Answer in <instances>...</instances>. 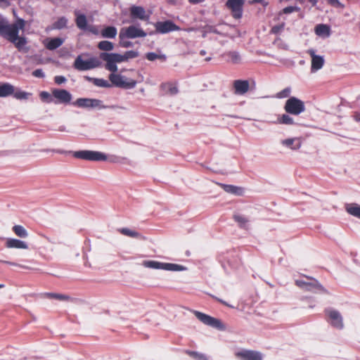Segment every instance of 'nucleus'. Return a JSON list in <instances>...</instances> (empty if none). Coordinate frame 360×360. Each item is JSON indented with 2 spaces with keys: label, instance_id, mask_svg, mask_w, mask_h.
I'll return each mask as SVG.
<instances>
[{
  "label": "nucleus",
  "instance_id": "obj_9",
  "mask_svg": "<svg viewBox=\"0 0 360 360\" xmlns=\"http://www.w3.org/2000/svg\"><path fill=\"white\" fill-rule=\"evenodd\" d=\"M146 33L141 28L134 25H130L127 27H122L119 34V38L134 39L136 37H144Z\"/></svg>",
  "mask_w": 360,
  "mask_h": 360
},
{
  "label": "nucleus",
  "instance_id": "obj_52",
  "mask_svg": "<svg viewBox=\"0 0 360 360\" xmlns=\"http://www.w3.org/2000/svg\"><path fill=\"white\" fill-rule=\"evenodd\" d=\"M40 96L42 99H46V98H49L50 97V94L46 92V91H42L41 94H40Z\"/></svg>",
  "mask_w": 360,
  "mask_h": 360
},
{
  "label": "nucleus",
  "instance_id": "obj_44",
  "mask_svg": "<svg viewBox=\"0 0 360 360\" xmlns=\"http://www.w3.org/2000/svg\"><path fill=\"white\" fill-rule=\"evenodd\" d=\"M283 27H284V24L283 23V24H281L280 25L273 27L271 31L274 33H278L282 29H283Z\"/></svg>",
  "mask_w": 360,
  "mask_h": 360
},
{
  "label": "nucleus",
  "instance_id": "obj_61",
  "mask_svg": "<svg viewBox=\"0 0 360 360\" xmlns=\"http://www.w3.org/2000/svg\"><path fill=\"white\" fill-rule=\"evenodd\" d=\"M110 160H111V162H116L114 160V159H110Z\"/></svg>",
  "mask_w": 360,
  "mask_h": 360
},
{
  "label": "nucleus",
  "instance_id": "obj_22",
  "mask_svg": "<svg viewBox=\"0 0 360 360\" xmlns=\"http://www.w3.org/2000/svg\"><path fill=\"white\" fill-rule=\"evenodd\" d=\"M219 185L226 193L236 195H243L244 193V190L242 187L224 184H220Z\"/></svg>",
  "mask_w": 360,
  "mask_h": 360
},
{
  "label": "nucleus",
  "instance_id": "obj_16",
  "mask_svg": "<svg viewBox=\"0 0 360 360\" xmlns=\"http://www.w3.org/2000/svg\"><path fill=\"white\" fill-rule=\"evenodd\" d=\"M52 94L60 103L68 104L72 99L71 94L65 89H53Z\"/></svg>",
  "mask_w": 360,
  "mask_h": 360
},
{
  "label": "nucleus",
  "instance_id": "obj_28",
  "mask_svg": "<svg viewBox=\"0 0 360 360\" xmlns=\"http://www.w3.org/2000/svg\"><path fill=\"white\" fill-rule=\"evenodd\" d=\"M77 16L76 25L81 30H86L87 28V20L86 18L83 14H79L77 11L75 12Z\"/></svg>",
  "mask_w": 360,
  "mask_h": 360
},
{
  "label": "nucleus",
  "instance_id": "obj_55",
  "mask_svg": "<svg viewBox=\"0 0 360 360\" xmlns=\"http://www.w3.org/2000/svg\"><path fill=\"white\" fill-rule=\"evenodd\" d=\"M190 3L195 4L203 1L204 0H188Z\"/></svg>",
  "mask_w": 360,
  "mask_h": 360
},
{
  "label": "nucleus",
  "instance_id": "obj_50",
  "mask_svg": "<svg viewBox=\"0 0 360 360\" xmlns=\"http://www.w3.org/2000/svg\"><path fill=\"white\" fill-rule=\"evenodd\" d=\"M295 8L293 7V6H288V7H286L283 9V13H292L294 11H295Z\"/></svg>",
  "mask_w": 360,
  "mask_h": 360
},
{
  "label": "nucleus",
  "instance_id": "obj_35",
  "mask_svg": "<svg viewBox=\"0 0 360 360\" xmlns=\"http://www.w3.org/2000/svg\"><path fill=\"white\" fill-rule=\"evenodd\" d=\"M146 58L150 61H153L156 59H160L161 60H165L166 56L165 55H158L155 53H148L146 54Z\"/></svg>",
  "mask_w": 360,
  "mask_h": 360
},
{
  "label": "nucleus",
  "instance_id": "obj_60",
  "mask_svg": "<svg viewBox=\"0 0 360 360\" xmlns=\"http://www.w3.org/2000/svg\"><path fill=\"white\" fill-rule=\"evenodd\" d=\"M4 287V284H0V288H3Z\"/></svg>",
  "mask_w": 360,
  "mask_h": 360
},
{
  "label": "nucleus",
  "instance_id": "obj_1",
  "mask_svg": "<svg viewBox=\"0 0 360 360\" xmlns=\"http://www.w3.org/2000/svg\"><path fill=\"white\" fill-rule=\"evenodd\" d=\"M25 24L26 22L22 18H17L13 24H8L6 20L0 19V34L13 43L19 51L23 50L27 43L25 37L18 35L19 30H23Z\"/></svg>",
  "mask_w": 360,
  "mask_h": 360
},
{
  "label": "nucleus",
  "instance_id": "obj_30",
  "mask_svg": "<svg viewBox=\"0 0 360 360\" xmlns=\"http://www.w3.org/2000/svg\"><path fill=\"white\" fill-rule=\"evenodd\" d=\"M13 233L18 237L25 238L28 236L27 230L21 225H15L12 228Z\"/></svg>",
  "mask_w": 360,
  "mask_h": 360
},
{
  "label": "nucleus",
  "instance_id": "obj_20",
  "mask_svg": "<svg viewBox=\"0 0 360 360\" xmlns=\"http://www.w3.org/2000/svg\"><path fill=\"white\" fill-rule=\"evenodd\" d=\"M5 246L7 248L28 249V245L26 242L16 238H8Z\"/></svg>",
  "mask_w": 360,
  "mask_h": 360
},
{
  "label": "nucleus",
  "instance_id": "obj_2",
  "mask_svg": "<svg viewBox=\"0 0 360 360\" xmlns=\"http://www.w3.org/2000/svg\"><path fill=\"white\" fill-rule=\"evenodd\" d=\"M139 56V53L135 51H129L125 52L124 54L121 55L115 53H101L100 58L106 62L105 68L108 70L115 72L117 71L116 63H122L128 60L130 58H134Z\"/></svg>",
  "mask_w": 360,
  "mask_h": 360
},
{
  "label": "nucleus",
  "instance_id": "obj_3",
  "mask_svg": "<svg viewBox=\"0 0 360 360\" xmlns=\"http://www.w3.org/2000/svg\"><path fill=\"white\" fill-rule=\"evenodd\" d=\"M50 155H65V156H73L74 158H106L107 155L103 153L91 150H81V151H65V150H56L52 151Z\"/></svg>",
  "mask_w": 360,
  "mask_h": 360
},
{
  "label": "nucleus",
  "instance_id": "obj_6",
  "mask_svg": "<svg viewBox=\"0 0 360 360\" xmlns=\"http://www.w3.org/2000/svg\"><path fill=\"white\" fill-rule=\"evenodd\" d=\"M109 79L113 85L123 89H131L136 84L135 80L128 79L124 76L115 74V72L109 75Z\"/></svg>",
  "mask_w": 360,
  "mask_h": 360
},
{
  "label": "nucleus",
  "instance_id": "obj_34",
  "mask_svg": "<svg viewBox=\"0 0 360 360\" xmlns=\"http://www.w3.org/2000/svg\"><path fill=\"white\" fill-rule=\"evenodd\" d=\"M185 353L195 360H207V357L205 356V355L198 353L197 352L186 350Z\"/></svg>",
  "mask_w": 360,
  "mask_h": 360
},
{
  "label": "nucleus",
  "instance_id": "obj_46",
  "mask_svg": "<svg viewBox=\"0 0 360 360\" xmlns=\"http://www.w3.org/2000/svg\"><path fill=\"white\" fill-rule=\"evenodd\" d=\"M86 30L94 34L97 35L99 34L98 30L94 26L87 27Z\"/></svg>",
  "mask_w": 360,
  "mask_h": 360
},
{
  "label": "nucleus",
  "instance_id": "obj_14",
  "mask_svg": "<svg viewBox=\"0 0 360 360\" xmlns=\"http://www.w3.org/2000/svg\"><path fill=\"white\" fill-rule=\"evenodd\" d=\"M307 53L311 58V72H315L321 69L325 62L323 57L316 55L315 51L313 49L308 50Z\"/></svg>",
  "mask_w": 360,
  "mask_h": 360
},
{
  "label": "nucleus",
  "instance_id": "obj_29",
  "mask_svg": "<svg viewBox=\"0 0 360 360\" xmlns=\"http://www.w3.org/2000/svg\"><path fill=\"white\" fill-rule=\"evenodd\" d=\"M101 35L104 38H115L117 34V29L113 26H108L104 28L101 32Z\"/></svg>",
  "mask_w": 360,
  "mask_h": 360
},
{
  "label": "nucleus",
  "instance_id": "obj_42",
  "mask_svg": "<svg viewBox=\"0 0 360 360\" xmlns=\"http://www.w3.org/2000/svg\"><path fill=\"white\" fill-rule=\"evenodd\" d=\"M67 20L65 18H61L57 22V28H62L65 26Z\"/></svg>",
  "mask_w": 360,
  "mask_h": 360
},
{
  "label": "nucleus",
  "instance_id": "obj_38",
  "mask_svg": "<svg viewBox=\"0 0 360 360\" xmlns=\"http://www.w3.org/2000/svg\"><path fill=\"white\" fill-rule=\"evenodd\" d=\"M168 87L167 92L172 95L176 94L178 92V89L176 86H172L171 84H165L162 85V87Z\"/></svg>",
  "mask_w": 360,
  "mask_h": 360
},
{
  "label": "nucleus",
  "instance_id": "obj_58",
  "mask_svg": "<svg viewBox=\"0 0 360 360\" xmlns=\"http://www.w3.org/2000/svg\"><path fill=\"white\" fill-rule=\"evenodd\" d=\"M211 60V57H207L205 58L206 61H210Z\"/></svg>",
  "mask_w": 360,
  "mask_h": 360
},
{
  "label": "nucleus",
  "instance_id": "obj_21",
  "mask_svg": "<svg viewBox=\"0 0 360 360\" xmlns=\"http://www.w3.org/2000/svg\"><path fill=\"white\" fill-rule=\"evenodd\" d=\"M64 40L62 38L56 37L52 39H46L44 41V44L49 50L53 51L60 46Z\"/></svg>",
  "mask_w": 360,
  "mask_h": 360
},
{
  "label": "nucleus",
  "instance_id": "obj_31",
  "mask_svg": "<svg viewBox=\"0 0 360 360\" xmlns=\"http://www.w3.org/2000/svg\"><path fill=\"white\" fill-rule=\"evenodd\" d=\"M98 48L102 51H110L114 49V45L109 41H101L98 44Z\"/></svg>",
  "mask_w": 360,
  "mask_h": 360
},
{
  "label": "nucleus",
  "instance_id": "obj_19",
  "mask_svg": "<svg viewBox=\"0 0 360 360\" xmlns=\"http://www.w3.org/2000/svg\"><path fill=\"white\" fill-rule=\"evenodd\" d=\"M101 101L92 98H79L76 101L75 104L82 108H96L101 105Z\"/></svg>",
  "mask_w": 360,
  "mask_h": 360
},
{
  "label": "nucleus",
  "instance_id": "obj_25",
  "mask_svg": "<svg viewBox=\"0 0 360 360\" xmlns=\"http://www.w3.org/2000/svg\"><path fill=\"white\" fill-rule=\"evenodd\" d=\"M14 93V86L8 83L0 85V97H6Z\"/></svg>",
  "mask_w": 360,
  "mask_h": 360
},
{
  "label": "nucleus",
  "instance_id": "obj_62",
  "mask_svg": "<svg viewBox=\"0 0 360 360\" xmlns=\"http://www.w3.org/2000/svg\"><path fill=\"white\" fill-rule=\"evenodd\" d=\"M4 1V0H0V2H2V1Z\"/></svg>",
  "mask_w": 360,
  "mask_h": 360
},
{
  "label": "nucleus",
  "instance_id": "obj_43",
  "mask_svg": "<svg viewBox=\"0 0 360 360\" xmlns=\"http://www.w3.org/2000/svg\"><path fill=\"white\" fill-rule=\"evenodd\" d=\"M32 75L37 77H44V72L41 69L35 70L32 72Z\"/></svg>",
  "mask_w": 360,
  "mask_h": 360
},
{
  "label": "nucleus",
  "instance_id": "obj_57",
  "mask_svg": "<svg viewBox=\"0 0 360 360\" xmlns=\"http://www.w3.org/2000/svg\"><path fill=\"white\" fill-rule=\"evenodd\" d=\"M289 92H290V90H289V89H285V90L283 91V93L286 94L285 95H287Z\"/></svg>",
  "mask_w": 360,
  "mask_h": 360
},
{
  "label": "nucleus",
  "instance_id": "obj_10",
  "mask_svg": "<svg viewBox=\"0 0 360 360\" xmlns=\"http://www.w3.org/2000/svg\"><path fill=\"white\" fill-rule=\"evenodd\" d=\"M306 278L309 281H305L303 280H296L295 284L298 287L303 288L306 290H320L325 293H328L327 290H326L322 285L320 284V283L315 278L306 276Z\"/></svg>",
  "mask_w": 360,
  "mask_h": 360
},
{
  "label": "nucleus",
  "instance_id": "obj_59",
  "mask_svg": "<svg viewBox=\"0 0 360 360\" xmlns=\"http://www.w3.org/2000/svg\"><path fill=\"white\" fill-rule=\"evenodd\" d=\"M92 160H98L99 159H97V158H95V159H91ZM103 160H106L107 159H103Z\"/></svg>",
  "mask_w": 360,
  "mask_h": 360
},
{
  "label": "nucleus",
  "instance_id": "obj_49",
  "mask_svg": "<svg viewBox=\"0 0 360 360\" xmlns=\"http://www.w3.org/2000/svg\"><path fill=\"white\" fill-rule=\"evenodd\" d=\"M2 262L5 263V264H7L8 265H11V266H20V267L24 268V269H27V267H25V266L16 264L15 262H8V261H2Z\"/></svg>",
  "mask_w": 360,
  "mask_h": 360
},
{
  "label": "nucleus",
  "instance_id": "obj_39",
  "mask_svg": "<svg viewBox=\"0 0 360 360\" xmlns=\"http://www.w3.org/2000/svg\"><path fill=\"white\" fill-rule=\"evenodd\" d=\"M328 2L330 5L335 8H344V5L340 3L338 0H328Z\"/></svg>",
  "mask_w": 360,
  "mask_h": 360
},
{
  "label": "nucleus",
  "instance_id": "obj_23",
  "mask_svg": "<svg viewBox=\"0 0 360 360\" xmlns=\"http://www.w3.org/2000/svg\"><path fill=\"white\" fill-rule=\"evenodd\" d=\"M236 93L243 94L249 89V83L247 80H236L234 82Z\"/></svg>",
  "mask_w": 360,
  "mask_h": 360
},
{
  "label": "nucleus",
  "instance_id": "obj_54",
  "mask_svg": "<svg viewBox=\"0 0 360 360\" xmlns=\"http://www.w3.org/2000/svg\"><path fill=\"white\" fill-rule=\"evenodd\" d=\"M215 299H216L218 302H221V304H224V305H226V306H228V307H231V306H230L229 304H227L225 301H224V300H221V299H219V298H217V297H215Z\"/></svg>",
  "mask_w": 360,
  "mask_h": 360
},
{
  "label": "nucleus",
  "instance_id": "obj_24",
  "mask_svg": "<svg viewBox=\"0 0 360 360\" xmlns=\"http://www.w3.org/2000/svg\"><path fill=\"white\" fill-rule=\"evenodd\" d=\"M119 232L122 233L124 236L131 237V238H140V239H145V237L143 236L140 233L131 230L128 228H122L119 229Z\"/></svg>",
  "mask_w": 360,
  "mask_h": 360
},
{
  "label": "nucleus",
  "instance_id": "obj_18",
  "mask_svg": "<svg viewBox=\"0 0 360 360\" xmlns=\"http://www.w3.org/2000/svg\"><path fill=\"white\" fill-rule=\"evenodd\" d=\"M41 297L43 298L56 300L62 302H72L74 300L72 297L68 295L56 292H44L41 294Z\"/></svg>",
  "mask_w": 360,
  "mask_h": 360
},
{
  "label": "nucleus",
  "instance_id": "obj_53",
  "mask_svg": "<svg viewBox=\"0 0 360 360\" xmlns=\"http://www.w3.org/2000/svg\"><path fill=\"white\" fill-rule=\"evenodd\" d=\"M354 117L356 121L357 122H360V113L359 112H355L354 113Z\"/></svg>",
  "mask_w": 360,
  "mask_h": 360
},
{
  "label": "nucleus",
  "instance_id": "obj_48",
  "mask_svg": "<svg viewBox=\"0 0 360 360\" xmlns=\"http://www.w3.org/2000/svg\"><path fill=\"white\" fill-rule=\"evenodd\" d=\"M14 96L16 98H18V99L26 98V93H25V92H18V93L15 94Z\"/></svg>",
  "mask_w": 360,
  "mask_h": 360
},
{
  "label": "nucleus",
  "instance_id": "obj_56",
  "mask_svg": "<svg viewBox=\"0 0 360 360\" xmlns=\"http://www.w3.org/2000/svg\"><path fill=\"white\" fill-rule=\"evenodd\" d=\"M200 54L202 56H205L206 54V51H204V50H202L200 52Z\"/></svg>",
  "mask_w": 360,
  "mask_h": 360
},
{
  "label": "nucleus",
  "instance_id": "obj_40",
  "mask_svg": "<svg viewBox=\"0 0 360 360\" xmlns=\"http://www.w3.org/2000/svg\"><path fill=\"white\" fill-rule=\"evenodd\" d=\"M119 44L122 47H124V48L131 47L133 45L132 42H131L129 41H126L125 39H122V38H120Z\"/></svg>",
  "mask_w": 360,
  "mask_h": 360
},
{
  "label": "nucleus",
  "instance_id": "obj_32",
  "mask_svg": "<svg viewBox=\"0 0 360 360\" xmlns=\"http://www.w3.org/2000/svg\"><path fill=\"white\" fill-rule=\"evenodd\" d=\"M86 78L89 81H92L93 83L96 86H101V87H110V84L108 83V82L105 79H97V78H90V77H86Z\"/></svg>",
  "mask_w": 360,
  "mask_h": 360
},
{
  "label": "nucleus",
  "instance_id": "obj_26",
  "mask_svg": "<svg viewBox=\"0 0 360 360\" xmlns=\"http://www.w3.org/2000/svg\"><path fill=\"white\" fill-rule=\"evenodd\" d=\"M346 210L347 212L357 218L360 219V205L356 203H350L346 205Z\"/></svg>",
  "mask_w": 360,
  "mask_h": 360
},
{
  "label": "nucleus",
  "instance_id": "obj_4",
  "mask_svg": "<svg viewBox=\"0 0 360 360\" xmlns=\"http://www.w3.org/2000/svg\"><path fill=\"white\" fill-rule=\"evenodd\" d=\"M193 314L199 321H200L202 323L207 326H209L214 328H217L220 330H223L225 329L224 325L218 319L210 316L207 314H205L198 311H194Z\"/></svg>",
  "mask_w": 360,
  "mask_h": 360
},
{
  "label": "nucleus",
  "instance_id": "obj_47",
  "mask_svg": "<svg viewBox=\"0 0 360 360\" xmlns=\"http://www.w3.org/2000/svg\"><path fill=\"white\" fill-rule=\"evenodd\" d=\"M201 166L205 167L206 169H210V170H214V168L213 167H212L210 163L207 162V161H205V162H198Z\"/></svg>",
  "mask_w": 360,
  "mask_h": 360
},
{
  "label": "nucleus",
  "instance_id": "obj_5",
  "mask_svg": "<svg viewBox=\"0 0 360 360\" xmlns=\"http://www.w3.org/2000/svg\"><path fill=\"white\" fill-rule=\"evenodd\" d=\"M326 316V321L334 328L341 330L344 327L343 319L341 314L330 308H327L324 310Z\"/></svg>",
  "mask_w": 360,
  "mask_h": 360
},
{
  "label": "nucleus",
  "instance_id": "obj_7",
  "mask_svg": "<svg viewBox=\"0 0 360 360\" xmlns=\"http://www.w3.org/2000/svg\"><path fill=\"white\" fill-rule=\"evenodd\" d=\"M284 108L288 113L297 115L304 110V105L301 100L291 97L287 100Z\"/></svg>",
  "mask_w": 360,
  "mask_h": 360
},
{
  "label": "nucleus",
  "instance_id": "obj_15",
  "mask_svg": "<svg viewBox=\"0 0 360 360\" xmlns=\"http://www.w3.org/2000/svg\"><path fill=\"white\" fill-rule=\"evenodd\" d=\"M157 32L167 33L171 31L179 30V27L172 21L158 22L155 25Z\"/></svg>",
  "mask_w": 360,
  "mask_h": 360
},
{
  "label": "nucleus",
  "instance_id": "obj_45",
  "mask_svg": "<svg viewBox=\"0 0 360 360\" xmlns=\"http://www.w3.org/2000/svg\"><path fill=\"white\" fill-rule=\"evenodd\" d=\"M256 3H260L264 6H266L268 5V2L265 1L264 0H252L249 1L250 4H255Z\"/></svg>",
  "mask_w": 360,
  "mask_h": 360
},
{
  "label": "nucleus",
  "instance_id": "obj_37",
  "mask_svg": "<svg viewBox=\"0 0 360 360\" xmlns=\"http://www.w3.org/2000/svg\"><path fill=\"white\" fill-rule=\"evenodd\" d=\"M229 56L233 63H238L240 60V56L238 53L233 51L229 53Z\"/></svg>",
  "mask_w": 360,
  "mask_h": 360
},
{
  "label": "nucleus",
  "instance_id": "obj_27",
  "mask_svg": "<svg viewBox=\"0 0 360 360\" xmlns=\"http://www.w3.org/2000/svg\"><path fill=\"white\" fill-rule=\"evenodd\" d=\"M315 32L320 37H327L330 35V27L326 25L320 24L316 27Z\"/></svg>",
  "mask_w": 360,
  "mask_h": 360
},
{
  "label": "nucleus",
  "instance_id": "obj_36",
  "mask_svg": "<svg viewBox=\"0 0 360 360\" xmlns=\"http://www.w3.org/2000/svg\"><path fill=\"white\" fill-rule=\"evenodd\" d=\"M278 122L281 124H292L293 120L292 117H290L288 115H283L280 118H278Z\"/></svg>",
  "mask_w": 360,
  "mask_h": 360
},
{
  "label": "nucleus",
  "instance_id": "obj_33",
  "mask_svg": "<svg viewBox=\"0 0 360 360\" xmlns=\"http://www.w3.org/2000/svg\"><path fill=\"white\" fill-rule=\"evenodd\" d=\"M233 218L235 221H236L239 226L241 228H245L247 223L248 222V219L245 218L244 216L240 214H234Z\"/></svg>",
  "mask_w": 360,
  "mask_h": 360
},
{
  "label": "nucleus",
  "instance_id": "obj_8",
  "mask_svg": "<svg viewBox=\"0 0 360 360\" xmlns=\"http://www.w3.org/2000/svg\"><path fill=\"white\" fill-rule=\"evenodd\" d=\"M143 265L146 268L155 269H164L167 271H181L183 267L179 264L171 263H162L157 261L146 260L143 262Z\"/></svg>",
  "mask_w": 360,
  "mask_h": 360
},
{
  "label": "nucleus",
  "instance_id": "obj_11",
  "mask_svg": "<svg viewBox=\"0 0 360 360\" xmlns=\"http://www.w3.org/2000/svg\"><path fill=\"white\" fill-rule=\"evenodd\" d=\"M101 62L96 58H91L84 60L81 56H78L75 60L74 68L78 70H87L99 67Z\"/></svg>",
  "mask_w": 360,
  "mask_h": 360
},
{
  "label": "nucleus",
  "instance_id": "obj_12",
  "mask_svg": "<svg viewBox=\"0 0 360 360\" xmlns=\"http://www.w3.org/2000/svg\"><path fill=\"white\" fill-rule=\"evenodd\" d=\"M243 4L244 0H228L226 3V6L231 12L232 16L236 19L241 18Z\"/></svg>",
  "mask_w": 360,
  "mask_h": 360
},
{
  "label": "nucleus",
  "instance_id": "obj_51",
  "mask_svg": "<svg viewBox=\"0 0 360 360\" xmlns=\"http://www.w3.org/2000/svg\"><path fill=\"white\" fill-rule=\"evenodd\" d=\"M294 141H295V139H289L284 140L283 141V144L290 146L292 144Z\"/></svg>",
  "mask_w": 360,
  "mask_h": 360
},
{
  "label": "nucleus",
  "instance_id": "obj_41",
  "mask_svg": "<svg viewBox=\"0 0 360 360\" xmlns=\"http://www.w3.org/2000/svg\"><path fill=\"white\" fill-rule=\"evenodd\" d=\"M55 82L58 84H61L66 81V79L63 76H56L54 78Z\"/></svg>",
  "mask_w": 360,
  "mask_h": 360
},
{
  "label": "nucleus",
  "instance_id": "obj_13",
  "mask_svg": "<svg viewBox=\"0 0 360 360\" xmlns=\"http://www.w3.org/2000/svg\"><path fill=\"white\" fill-rule=\"evenodd\" d=\"M236 356L240 360H262V354L254 350H241L236 353Z\"/></svg>",
  "mask_w": 360,
  "mask_h": 360
},
{
  "label": "nucleus",
  "instance_id": "obj_17",
  "mask_svg": "<svg viewBox=\"0 0 360 360\" xmlns=\"http://www.w3.org/2000/svg\"><path fill=\"white\" fill-rule=\"evenodd\" d=\"M130 14L132 18H139L142 20H147L150 18V15L146 13L145 9L141 6H131L130 8Z\"/></svg>",
  "mask_w": 360,
  "mask_h": 360
}]
</instances>
